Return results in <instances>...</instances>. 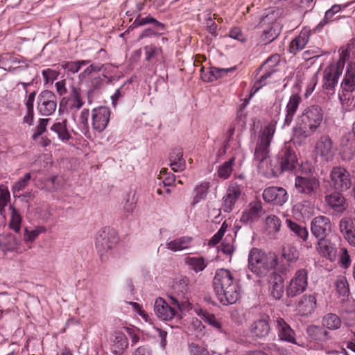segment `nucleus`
<instances>
[{"label":"nucleus","mask_w":355,"mask_h":355,"mask_svg":"<svg viewBox=\"0 0 355 355\" xmlns=\"http://www.w3.org/2000/svg\"><path fill=\"white\" fill-rule=\"evenodd\" d=\"M212 284L218 300L223 305L233 304L240 297L239 284L227 269H218Z\"/></svg>","instance_id":"1"},{"label":"nucleus","mask_w":355,"mask_h":355,"mask_svg":"<svg viewBox=\"0 0 355 355\" xmlns=\"http://www.w3.org/2000/svg\"><path fill=\"white\" fill-rule=\"evenodd\" d=\"M323 119V110L319 105H313L306 107L299 116L295 135L302 139L311 136L320 125Z\"/></svg>","instance_id":"2"},{"label":"nucleus","mask_w":355,"mask_h":355,"mask_svg":"<svg viewBox=\"0 0 355 355\" xmlns=\"http://www.w3.org/2000/svg\"><path fill=\"white\" fill-rule=\"evenodd\" d=\"M248 269L259 277H263L277 264V257L275 253H266L260 249L253 248L248 254Z\"/></svg>","instance_id":"3"},{"label":"nucleus","mask_w":355,"mask_h":355,"mask_svg":"<svg viewBox=\"0 0 355 355\" xmlns=\"http://www.w3.org/2000/svg\"><path fill=\"white\" fill-rule=\"evenodd\" d=\"M343 69V64L331 62L323 71L322 90L327 94H334L339 77Z\"/></svg>","instance_id":"4"},{"label":"nucleus","mask_w":355,"mask_h":355,"mask_svg":"<svg viewBox=\"0 0 355 355\" xmlns=\"http://www.w3.org/2000/svg\"><path fill=\"white\" fill-rule=\"evenodd\" d=\"M119 239L116 232L105 227L100 230L96 237V248L101 259L105 254L115 247Z\"/></svg>","instance_id":"5"},{"label":"nucleus","mask_w":355,"mask_h":355,"mask_svg":"<svg viewBox=\"0 0 355 355\" xmlns=\"http://www.w3.org/2000/svg\"><path fill=\"white\" fill-rule=\"evenodd\" d=\"M330 187L336 191H345L352 185L349 172L342 166L332 168L330 175Z\"/></svg>","instance_id":"6"},{"label":"nucleus","mask_w":355,"mask_h":355,"mask_svg":"<svg viewBox=\"0 0 355 355\" xmlns=\"http://www.w3.org/2000/svg\"><path fill=\"white\" fill-rule=\"evenodd\" d=\"M308 286V271L306 269L297 270L289 282L286 289L288 297H295L304 293Z\"/></svg>","instance_id":"7"},{"label":"nucleus","mask_w":355,"mask_h":355,"mask_svg":"<svg viewBox=\"0 0 355 355\" xmlns=\"http://www.w3.org/2000/svg\"><path fill=\"white\" fill-rule=\"evenodd\" d=\"M320 180L315 176H297L295 188L297 193L311 197L316 194L320 188Z\"/></svg>","instance_id":"8"},{"label":"nucleus","mask_w":355,"mask_h":355,"mask_svg":"<svg viewBox=\"0 0 355 355\" xmlns=\"http://www.w3.org/2000/svg\"><path fill=\"white\" fill-rule=\"evenodd\" d=\"M57 107V98L55 94L50 90L42 91L37 96V110L44 116H50L55 111Z\"/></svg>","instance_id":"9"},{"label":"nucleus","mask_w":355,"mask_h":355,"mask_svg":"<svg viewBox=\"0 0 355 355\" xmlns=\"http://www.w3.org/2000/svg\"><path fill=\"white\" fill-rule=\"evenodd\" d=\"M262 197L267 203L276 206H282L287 202L288 194L283 187H269L263 190Z\"/></svg>","instance_id":"10"},{"label":"nucleus","mask_w":355,"mask_h":355,"mask_svg":"<svg viewBox=\"0 0 355 355\" xmlns=\"http://www.w3.org/2000/svg\"><path fill=\"white\" fill-rule=\"evenodd\" d=\"M332 230L330 219L324 216H319L313 218L311 223L312 234L318 240L327 238Z\"/></svg>","instance_id":"11"},{"label":"nucleus","mask_w":355,"mask_h":355,"mask_svg":"<svg viewBox=\"0 0 355 355\" xmlns=\"http://www.w3.org/2000/svg\"><path fill=\"white\" fill-rule=\"evenodd\" d=\"M263 211L262 202L260 200H253L242 212L240 222L244 225H251L259 219Z\"/></svg>","instance_id":"12"},{"label":"nucleus","mask_w":355,"mask_h":355,"mask_svg":"<svg viewBox=\"0 0 355 355\" xmlns=\"http://www.w3.org/2000/svg\"><path fill=\"white\" fill-rule=\"evenodd\" d=\"M110 116V110L107 107H99L92 110V126L98 132L107 127Z\"/></svg>","instance_id":"13"},{"label":"nucleus","mask_w":355,"mask_h":355,"mask_svg":"<svg viewBox=\"0 0 355 355\" xmlns=\"http://www.w3.org/2000/svg\"><path fill=\"white\" fill-rule=\"evenodd\" d=\"M315 150L323 160L329 162L334 155L335 149L333 141L329 135H322L320 137L315 144Z\"/></svg>","instance_id":"14"},{"label":"nucleus","mask_w":355,"mask_h":355,"mask_svg":"<svg viewBox=\"0 0 355 355\" xmlns=\"http://www.w3.org/2000/svg\"><path fill=\"white\" fill-rule=\"evenodd\" d=\"M343 191H336L326 195L324 201L334 211L343 213L348 207L346 198L342 193Z\"/></svg>","instance_id":"15"},{"label":"nucleus","mask_w":355,"mask_h":355,"mask_svg":"<svg viewBox=\"0 0 355 355\" xmlns=\"http://www.w3.org/2000/svg\"><path fill=\"white\" fill-rule=\"evenodd\" d=\"M241 191L239 186L237 184L230 185L227 190L225 196L223 198V203L221 209L226 213H230L237 201L240 198Z\"/></svg>","instance_id":"16"},{"label":"nucleus","mask_w":355,"mask_h":355,"mask_svg":"<svg viewBox=\"0 0 355 355\" xmlns=\"http://www.w3.org/2000/svg\"><path fill=\"white\" fill-rule=\"evenodd\" d=\"M275 323L277 336L280 340L297 344L294 330L291 329L290 325L283 318H277Z\"/></svg>","instance_id":"17"},{"label":"nucleus","mask_w":355,"mask_h":355,"mask_svg":"<svg viewBox=\"0 0 355 355\" xmlns=\"http://www.w3.org/2000/svg\"><path fill=\"white\" fill-rule=\"evenodd\" d=\"M279 164L282 171H293L297 166V159L295 153L289 147H285L279 155Z\"/></svg>","instance_id":"18"},{"label":"nucleus","mask_w":355,"mask_h":355,"mask_svg":"<svg viewBox=\"0 0 355 355\" xmlns=\"http://www.w3.org/2000/svg\"><path fill=\"white\" fill-rule=\"evenodd\" d=\"M146 24H152L153 26V28L156 29L158 31H162L165 30L166 26L162 22L157 21L155 18L150 15L146 16L144 17H141V15L139 14L133 23L128 27V28L121 35L123 36V35L130 33V31H132L134 28L143 26Z\"/></svg>","instance_id":"19"},{"label":"nucleus","mask_w":355,"mask_h":355,"mask_svg":"<svg viewBox=\"0 0 355 355\" xmlns=\"http://www.w3.org/2000/svg\"><path fill=\"white\" fill-rule=\"evenodd\" d=\"M154 311L156 315L162 320H170L173 318L176 313L174 308L162 298L159 297L155 300Z\"/></svg>","instance_id":"20"},{"label":"nucleus","mask_w":355,"mask_h":355,"mask_svg":"<svg viewBox=\"0 0 355 355\" xmlns=\"http://www.w3.org/2000/svg\"><path fill=\"white\" fill-rule=\"evenodd\" d=\"M269 322L270 318L268 315L255 320L250 327V332L252 336L259 338L268 336L271 330Z\"/></svg>","instance_id":"21"},{"label":"nucleus","mask_w":355,"mask_h":355,"mask_svg":"<svg viewBox=\"0 0 355 355\" xmlns=\"http://www.w3.org/2000/svg\"><path fill=\"white\" fill-rule=\"evenodd\" d=\"M317 249L319 254L326 259L333 261L336 258L337 248L336 245L330 240L325 239H320L317 243Z\"/></svg>","instance_id":"22"},{"label":"nucleus","mask_w":355,"mask_h":355,"mask_svg":"<svg viewBox=\"0 0 355 355\" xmlns=\"http://www.w3.org/2000/svg\"><path fill=\"white\" fill-rule=\"evenodd\" d=\"M236 69V67L230 68H218L211 67L209 69V71L205 72L204 67H202L200 69L201 78L205 82H212L218 78L226 76L228 72L234 71Z\"/></svg>","instance_id":"23"},{"label":"nucleus","mask_w":355,"mask_h":355,"mask_svg":"<svg viewBox=\"0 0 355 355\" xmlns=\"http://www.w3.org/2000/svg\"><path fill=\"white\" fill-rule=\"evenodd\" d=\"M279 61V56L278 55H274L270 58H268L265 62L262 64V66L259 69V70H261L262 69H266L269 71L265 72L263 75L261 76L259 80L256 83V85H259L256 89L257 91L260 87H261L263 85H265V80L268 78L276 70L273 69H270L276 66V64Z\"/></svg>","instance_id":"24"},{"label":"nucleus","mask_w":355,"mask_h":355,"mask_svg":"<svg viewBox=\"0 0 355 355\" xmlns=\"http://www.w3.org/2000/svg\"><path fill=\"white\" fill-rule=\"evenodd\" d=\"M270 145L266 140L263 142L259 141L254 150V160L257 162L258 168L263 169V164L269 158Z\"/></svg>","instance_id":"25"},{"label":"nucleus","mask_w":355,"mask_h":355,"mask_svg":"<svg viewBox=\"0 0 355 355\" xmlns=\"http://www.w3.org/2000/svg\"><path fill=\"white\" fill-rule=\"evenodd\" d=\"M316 298L313 295H304L297 304V309L302 315H309L316 308Z\"/></svg>","instance_id":"26"},{"label":"nucleus","mask_w":355,"mask_h":355,"mask_svg":"<svg viewBox=\"0 0 355 355\" xmlns=\"http://www.w3.org/2000/svg\"><path fill=\"white\" fill-rule=\"evenodd\" d=\"M170 166L175 172L182 171L186 166L185 160L183 159V150L180 147L173 149L169 155Z\"/></svg>","instance_id":"27"},{"label":"nucleus","mask_w":355,"mask_h":355,"mask_svg":"<svg viewBox=\"0 0 355 355\" xmlns=\"http://www.w3.org/2000/svg\"><path fill=\"white\" fill-rule=\"evenodd\" d=\"M340 87L343 92L352 93L355 91V64L347 67Z\"/></svg>","instance_id":"28"},{"label":"nucleus","mask_w":355,"mask_h":355,"mask_svg":"<svg viewBox=\"0 0 355 355\" xmlns=\"http://www.w3.org/2000/svg\"><path fill=\"white\" fill-rule=\"evenodd\" d=\"M301 101L302 98L298 94H293L290 97L286 105V114L284 118V125H289L291 123Z\"/></svg>","instance_id":"29"},{"label":"nucleus","mask_w":355,"mask_h":355,"mask_svg":"<svg viewBox=\"0 0 355 355\" xmlns=\"http://www.w3.org/2000/svg\"><path fill=\"white\" fill-rule=\"evenodd\" d=\"M112 344V352L115 355H121L128 346V338L121 331H115Z\"/></svg>","instance_id":"30"},{"label":"nucleus","mask_w":355,"mask_h":355,"mask_svg":"<svg viewBox=\"0 0 355 355\" xmlns=\"http://www.w3.org/2000/svg\"><path fill=\"white\" fill-rule=\"evenodd\" d=\"M19 241L12 234H7L0 238V249L4 254L18 249Z\"/></svg>","instance_id":"31"},{"label":"nucleus","mask_w":355,"mask_h":355,"mask_svg":"<svg viewBox=\"0 0 355 355\" xmlns=\"http://www.w3.org/2000/svg\"><path fill=\"white\" fill-rule=\"evenodd\" d=\"M67 120L62 122L55 123L51 128L50 132L52 135H57L58 137L63 142H67L71 139V136L67 128Z\"/></svg>","instance_id":"32"},{"label":"nucleus","mask_w":355,"mask_h":355,"mask_svg":"<svg viewBox=\"0 0 355 355\" xmlns=\"http://www.w3.org/2000/svg\"><path fill=\"white\" fill-rule=\"evenodd\" d=\"M88 91L87 92V101L91 104L96 92L103 85V79L99 76H92L87 81Z\"/></svg>","instance_id":"33"},{"label":"nucleus","mask_w":355,"mask_h":355,"mask_svg":"<svg viewBox=\"0 0 355 355\" xmlns=\"http://www.w3.org/2000/svg\"><path fill=\"white\" fill-rule=\"evenodd\" d=\"M279 24L273 22L263 28V33L261 35V41L264 44H269L279 35Z\"/></svg>","instance_id":"34"},{"label":"nucleus","mask_w":355,"mask_h":355,"mask_svg":"<svg viewBox=\"0 0 355 355\" xmlns=\"http://www.w3.org/2000/svg\"><path fill=\"white\" fill-rule=\"evenodd\" d=\"M68 96L70 101L71 109L79 110L83 106L84 101L81 96V89L80 87L72 85L70 87V92Z\"/></svg>","instance_id":"35"},{"label":"nucleus","mask_w":355,"mask_h":355,"mask_svg":"<svg viewBox=\"0 0 355 355\" xmlns=\"http://www.w3.org/2000/svg\"><path fill=\"white\" fill-rule=\"evenodd\" d=\"M285 223L287 227L295 236L304 241H306L309 236V232L306 227L302 226L288 218L286 219Z\"/></svg>","instance_id":"36"},{"label":"nucleus","mask_w":355,"mask_h":355,"mask_svg":"<svg viewBox=\"0 0 355 355\" xmlns=\"http://www.w3.org/2000/svg\"><path fill=\"white\" fill-rule=\"evenodd\" d=\"M185 263L196 272H201L205 270L207 266L205 259L202 257H187L184 259Z\"/></svg>","instance_id":"37"},{"label":"nucleus","mask_w":355,"mask_h":355,"mask_svg":"<svg viewBox=\"0 0 355 355\" xmlns=\"http://www.w3.org/2000/svg\"><path fill=\"white\" fill-rule=\"evenodd\" d=\"M191 241V237L182 236L168 242L166 246L168 249L173 252L180 251L188 248Z\"/></svg>","instance_id":"38"},{"label":"nucleus","mask_w":355,"mask_h":355,"mask_svg":"<svg viewBox=\"0 0 355 355\" xmlns=\"http://www.w3.org/2000/svg\"><path fill=\"white\" fill-rule=\"evenodd\" d=\"M309 35L306 32L302 31L300 35L295 37L291 43L290 51L295 53L298 51L302 50L309 41Z\"/></svg>","instance_id":"39"},{"label":"nucleus","mask_w":355,"mask_h":355,"mask_svg":"<svg viewBox=\"0 0 355 355\" xmlns=\"http://www.w3.org/2000/svg\"><path fill=\"white\" fill-rule=\"evenodd\" d=\"M91 62L89 60H76V61H64L60 64L62 69L66 70L68 73L73 74L78 73L83 66H85Z\"/></svg>","instance_id":"40"},{"label":"nucleus","mask_w":355,"mask_h":355,"mask_svg":"<svg viewBox=\"0 0 355 355\" xmlns=\"http://www.w3.org/2000/svg\"><path fill=\"white\" fill-rule=\"evenodd\" d=\"M274 282L271 287V295L275 300H280L284 292V281L280 275H277L273 272Z\"/></svg>","instance_id":"41"},{"label":"nucleus","mask_w":355,"mask_h":355,"mask_svg":"<svg viewBox=\"0 0 355 355\" xmlns=\"http://www.w3.org/2000/svg\"><path fill=\"white\" fill-rule=\"evenodd\" d=\"M210 184L209 182H203L199 185H197L193 190V205L198 203L201 200L205 198L208 193Z\"/></svg>","instance_id":"42"},{"label":"nucleus","mask_w":355,"mask_h":355,"mask_svg":"<svg viewBox=\"0 0 355 355\" xmlns=\"http://www.w3.org/2000/svg\"><path fill=\"white\" fill-rule=\"evenodd\" d=\"M10 201V194L8 187L3 184L0 185V214L6 216V207Z\"/></svg>","instance_id":"43"},{"label":"nucleus","mask_w":355,"mask_h":355,"mask_svg":"<svg viewBox=\"0 0 355 355\" xmlns=\"http://www.w3.org/2000/svg\"><path fill=\"white\" fill-rule=\"evenodd\" d=\"M322 324L327 329L335 330L340 328L341 325V320L336 314L328 313L323 318Z\"/></svg>","instance_id":"44"},{"label":"nucleus","mask_w":355,"mask_h":355,"mask_svg":"<svg viewBox=\"0 0 355 355\" xmlns=\"http://www.w3.org/2000/svg\"><path fill=\"white\" fill-rule=\"evenodd\" d=\"M342 9V6L338 4L334 5L330 9L326 11L323 19L315 27V30H321L334 17V15Z\"/></svg>","instance_id":"45"},{"label":"nucleus","mask_w":355,"mask_h":355,"mask_svg":"<svg viewBox=\"0 0 355 355\" xmlns=\"http://www.w3.org/2000/svg\"><path fill=\"white\" fill-rule=\"evenodd\" d=\"M9 210L10 211V221L9 226L15 232H19L20 230L21 217L19 211L13 206L10 205Z\"/></svg>","instance_id":"46"},{"label":"nucleus","mask_w":355,"mask_h":355,"mask_svg":"<svg viewBox=\"0 0 355 355\" xmlns=\"http://www.w3.org/2000/svg\"><path fill=\"white\" fill-rule=\"evenodd\" d=\"M202 320L211 327L216 328L220 332H223L222 323L219 318H217L214 314L207 311H202Z\"/></svg>","instance_id":"47"},{"label":"nucleus","mask_w":355,"mask_h":355,"mask_svg":"<svg viewBox=\"0 0 355 355\" xmlns=\"http://www.w3.org/2000/svg\"><path fill=\"white\" fill-rule=\"evenodd\" d=\"M335 287L337 293L342 296L347 297L349 293V284L346 278L343 276H339L336 282Z\"/></svg>","instance_id":"48"},{"label":"nucleus","mask_w":355,"mask_h":355,"mask_svg":"<svg viewBox=\"0 0 355 355\" xmlns=\"http://www.w3.org/2000/svg\"><path fill=\"white\" fill-rule=\"evenodd\" d=\"M234 159L232 158L229 161L224 162L218 169V175L223 179H227L230 177L232 171V166Z\"/></svg>","instance_id":"49"},{"label":"nucleus","mask_w":355,"mask_h":355,"mask_svg":"<svg viewBox=\"0 0 355 355\" xmlns=\"http://www.w3.org/2000/svg\"><path fill=\"white\" fill-rule=\"evenodd\" d=\"M26 61L27 60L23 57H21V58H18L9 53L2 54L1 59L0 60V62H2V64H5L6 62H10L12 64H14L20 63L25 64L24 67H18V68L24 69H27L29 67V64L26 62Z\"/></svg>","instance_id":"50"},{"label":"nucleus","mask_w":355,"mask_h":355,"mask_svg":"<svg viewBox=\"0 0 355 355\" xmlns=\"http://www.w3.org/2000/svg\"><path fill=\"white\" fill-rule=\"evenodd\" d=\"M282 256L288 262L295 261L299 257V252L294 246L288 245L283 248Z\"/></svg>","instance_id":"51"},{"label":"nucleus","mask_w":355,"mask_h":355,"mask_svg":"<svg viewBox=\"0 0 355 355\" xmlns=\"http://www.w3.org/2000/svg\"><path fill=\"white\" fill-rule=\"evenodd\" d=\"M275 132V123L271 122L263 129L262 135L260 137L259 141L263 142L266 140V141H268V144H270Z\"/></svg>","instance_id":"52"},{"label":"nucleus","mask_w":355,"mask_h":355,"mask_svg":"<svg viewBox=\"0 0 355 355\" xmlns=\"http://www.w3.org/2000/svg\"><path fill=\"white\" fill-rule=\"evenodd\" d=\"M339 227L341 233L345 236L354 229V221L350 218H343L340 221Z\"/></svg>","instance_id":"53"},{"label":"nucleus","mask_w":355,"mask_h":355,"mask_svg":"<svg viewBox=\"0 0 355 355\" xmlns=\"http://www.w3.org/2000/svg\"><path fill=\"white\" fill-rule=\"evenodd\" d=\"M50 119H40L38 125L35 128V130L32 135V139L36 140L46 130V126Z\"/></svg>","instance_id":"54"},{"label":"nucleus","mask_w":355,"mask_h":355,"mask_svg":"<svg viewBox=\"0 0 355 355\" xmlns=\"http://www.w3.org/2000/svg\"><path fill=\"white\" fill-rule=\"evenodd\" d=\"M266 225L275 232H278L281 227V220L275 215H270L266 219Z\"/></svg>","instance_id":"55"},{"label":"nucleus","mask_w":355,"mask_h":355,"mask_svg":"<svg viewBox=\"0 0 355 355\" xmlns=\"http://www.w3.org/2000/svg\"><path fill=\"white\" fill-rule=\"evenodd\" d=\"M31 178L30 173H26L24 177L20 178L12 187L13 192L19 191L24 189L27 185Z\"/></svg>","instance_id":"56"},{"label":"nucleus","mask_w":355,"mask_h":355,"mask_svg":"<svg viewBox=\"0 0 355 355\" xmlns=\"http://www.w3.org/2000/svg\"><path fill=\"white\" fill-rule=\"evenodd\" d=\"M44 227H40L35 230H33L29 231L28 228H25L24 234V240L25 242H31L33 241L37 236L42 232L44 231Z\"/></svg>","instance_id":"57"},{"label":"nucleus","mask_w":355,"mask_h":355,"mask_svg":"<svg viewBox=\"0 0 355 355\" xmlns=\"http://www.w3.org/2000/svg\"><path fill=\"white\" fill-rule=\"evenodd\" d=\"M146 52V60L150 61L153 58H156L159 53H162V49L157 48L153 44H150L144 47Z\"/></svg>","instance_id":"58"},{"label":"nucleus","mask_w":355,"mask_h":355,"mask_svg":"<svg viewBox=\"0 0 355 355\" xmlns=\"http://www.w3.org/2000/svg\"><path fill=\"white\" fill-rule=\"evenodd\" d=\"M227 227V225L225 224V223H223L219 230L217 232V233L212 236L209 241V243L213 245L218 244L222 239L226 231Z\"/></svg>","instance_id":"59"},{"label":"nucleus","mask_w":355,"mask_h":355,"mask_svg":"<svg viewBox=\"0 0 355 355\" xmlns=\"http://www.w3.org/2000/svg\"><path fill=\"white\" fill-rule=\"evenodd\" d=\"M42 76L46 83H49L57 79L59 72L51 69H47L42 71Z\"/></svg>","instance_id":"60"},{"label":"nucleus","mask_w":355,"mask_h":355,"mask_svg":"<svg viewBox=\"0 0 355 355\" xmlns=\"http://www.w3.org/2000/svg\"><path fill=\"white\" fill-rule=\"evenodd\" d=\"M340 262L344 268H347L350 266V257L346 248L341 249Z\"/></svg>","instance_id":"61"},{"label":"nucleus","mask_w":355,"mask_h":355,"mask_svg":"<svg viewBox=\"0 0 355 355\" xmlns=\"http://www.w3.org/2000/svg\"><path fill=\"white\" fill-rule=\"evenodd\" d=\"M189 349L191 355H202L205 351L203 347L193 343L189 345Z\"/></svg>","instance_id":"62"},{"label":"nucleus","mask_w":355,"mask_h":355,"mask_svg":"<svg viewBox=\"0 0 355 355\" xmlns=\"http://www.w3.org/2000/svg\"><path fill=\"white\" fill-rule=\"evenodd\" d=\"M229 35L230 37L237 40H243V35L241 33V31L239 28L235 27L232 28L229 33Z\"/></svg>","instance_id":"63"},{"label":"nucleus","mask_w":355,"mask_h":355,"mask_svg":"<svg viewBox=\"0 0 355 355\" xmlns=\"http://www.w3.org/2000/svg\"><path fill=\"white\" fill-rule=\"evenodd\" d=\"M344 237L351 245L355 246V228L345 235Z\"/></svg>","instance_id":"64"}]
</instances>
